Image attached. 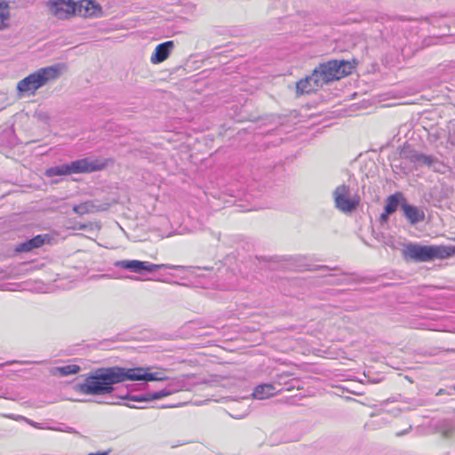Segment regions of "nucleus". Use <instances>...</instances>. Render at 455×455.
Wrapping results in <instances>:
<instances>
[{
	"mask_svg": "<svg viewBox=\"0 0 455 455\" xmlns=\"http://www.w3.org/2000/svg\"><path fill=\"white\" fill-rule=\"evenodd\" d=\"M276 393L275 387L272 384H261L255 387L252 397L263 400L273 396Z\"/></svg>",
	"mask_w": 455,
	"mask_h": 455,
	"instance_id": "obj_15",
	"label": "nucleus"
},
{
	"mask_svg": "<svg viewBox=\"0 0 455 455\" xmlns=\"http://www.w3.org/2000/svg\"><path fill=\"white\" fill-rule=\"evenodd\" d=\"M170 378L162 371L148 372L145 368H124L119 366L98 368L88 374L83 382L74 386V389L87 395L111 394L116 384L125 381H164Z\"/></svg>",
	"mask_w": 455,
	"mask_h": 455,
	"instance_id": "obj_1",
	"label": "nucleus"
},
{
	"mask_svg": "<svg viewBox=\"0 0 455 455\" xmlns=\"http://www.w3.org/2000/svg\"><path fill=\"white\" fill-rule=\"evenodd\" d=\"M70 171L72 173H84L100 171L105 167V164L98 160H90L89 158H84L76 161H73L69 164Z\"/></svg>",
	"mask_w": 455,
	"mask_h": 455,
	"instance_id": "obj_9",
	"label": "nucleus"
},
{
	"mask_svg": "<svg viewBox=\"0 0 455 455\" xmlns=\"http://www.w3.org/2000/svg\"><path fill=\"white\" fill-rule=\"evenodd\" d=\"M45 174L48 177L69 175V174H71L70 165H69V164H66L49 168L48 170H46Z\"/></svg>",
	"mask_w": 455,
	"mask_h": 455,
	"instance_id": "obj_20",
	"label": "nucleus"
},
{
	"mask_svg": "<svg viewBox=\"0 0 455 455\" xmlns=\"http://www.w3.org/2000/svg\"><path fill=\"white\" fill-rule=\"evenodd\" d=\"M85 228V225H83L80 227V229H84Z\"/></svg>",
	"mask_w": 455,
	"mask_h": 455,
	"instance_id": "obj_30",
	"label": "nucleus"
},
{
	"mask_svg": "<svg viewBox=\"0 0 455 455\" xmlns=\"http://www.w3.org/2000/svg\"><path fill=\"white\" fill-rule=\"evenodd\" d=\"M108 451L89 453L88 455H108Z\"/></svg>",
	"mask_w": 455,
	"mask_h": 455,
	"instance_id": "obj_28",
	"label": "nucleus"
},
{
	"mask_svg": "<svg viewBox=\"0 0 455 455\" xmlns=\"http://www.w3.org/2000/svg\"><path fill=\"white\" fill-rule=\"evenodd\" d=\"M117 267L129 269L134 273H140L143 270L144 261L140 260H119L115 263Z\"/></svg>",
	"mask_w": 455,
	"mask_h": 455,
	"instance_id": "obj_17",
	"label": "nucleus"
},
{
	"mask_svg": "<svg viewBox=\"0 0 455 455\" xmlns=\"http://www.w3.org/2000/svg\"><path fill=\"white\" fill-rule=\"evenodd\" d=\"M80 366L76 364H68L60 367H55L52 369L51 372L53 375L60 374L61 376L74 375L80 371Z\"/></svg>",
	"mask_w": 455,
	"mask_h": 455,
	"instance_id": "obj_19",
	"label": "nucleus"
},
{
	"mask_svg": "<svg viewBox=\"0 0 455 455\" xmlns=\"http://www.w3.org/2000/svg\"><path fill=\"white\" fill-rule=\"evenodd\" d=\"M455 255V246L421 245L410 243L404 245L403 256L405 259L416 262H427L435 259H445Z\"/></svg>",
	"mask_w": 455,
	"mask_h": 455,
	"instance_id": "obj_3",
	"label": "nucleus"
},
{
	"mask_svg": "<svg viewBox=\"0 0 455 455\" xmlns=\"http://www.w3.org/2000/svg\"><path fill=\"white\" fill-rule=\"evenodd\" d=\"M353 67L348 61L330 60L320 64L313 71V79L316 85H323L329 82L339 80L351 73Z\"/></svg>",
	"mask_w": 455,
	"mask_h": 455,
	"instance_id": "obj_4",
	"label": "nucleus"
},
{
	"mask_svg": "<svg viewBox=\"0 0 455 455\" xmlns=\"http://www.w3.org/2000/svg\"><path fill=\"white\" fill-rule=\"evenodd\" d=\"M181 267L180 266H174V265H169V264H153L148 261H144V267L143 270H147L148 272H152L155 270H158L161 268H169V269H177Z\"/></svg>",
	"mask_w": 455,
	"mask_h": 455,
	"instance_id": "obj_22",
	"label": "nucleus"
},
{
	"mask_svg": "<svg viewBox=\"0 0 455 455\" xmlns=\"http://www.w3.org/2000/svg\"><path fill=\"white\" fill-rule=\"evenodd\" d=\"M391 213H387V212L385 211L381 215H380V220L382 221H387V219H388V216L390 215Z\"/></svg>",
	"mask_w": 455,
	"mask_h": 455,
	"instance_id": "obj_27",
	"label": "nucleus"
},
{
	"mask_svg": "<svg viewBox=\"0 0 455 455\" xmlns=\"http://www.w3.org/2000/svg\"><path fill=\"white\" fill-rule=\"evenodd\" d=\"M10 23V7L5 0H0V30L5 29Z\"/></svg>",
	"mask_w": 455,
	"mask_h": 455,
	"instance_id": "obj_18",
	"label": "nucleus"
},
{
	"mask_svg": "<svg viewBox=\"0 0 455 455\" xmlns=\"http://www.w3.org/2000/svg\"><path fill=\"white\" fill-rule=\"evenodd\" d=\"M400 198H402L401 194L391 195L387 197L385 205V211L387 213L392 214L396 211L400 203Z\"/></svg>",
	"mask_w": 455,
	"mask_h": 455,
	"instance_id": "obj_21",
	"label": "nucleus"
},
{
	"mask_svg": "<svg viewBox=\"0 0 455 455\" xmlns=\"http://www.w3.org/2000/svg\"><path fill=\"white\" fill-rule=\"evenodd\" d=\"M127 407H130V408H135L134 405H132V404H126Z\"/></svg>",
	"mask_w": 455,
	"mask_h": 455,
	"instance_id": "obj_29",
	"label": "nucleus"
},
{
	"mask_svg": "<svg viewBox=\"0 0 455 455\" xmlns=\"http://www.w3.org/2000/svg\"><path fill=\"white\" fill-rule=\"evenodd\" d=\"M26 420V422H28L30 426L37 428V429H52V427H44L42 424L40 423H37V422H35L31 419H24Z\"/></svg>",
	"mask_w": 455,
	"mask_h": 455,
	"instance_id": "obj_23",
	"label": "nucleus"
},
{
	"mask_svg": "<svg viewBox=\"0 0 455 455\" xmlns=\"http://www.w3.org/2000/svg\"><path fill=\"white\" fill-rule=\"evenodd\" d=\"M410 160L411 163L415 164L417 166H427L434 167L437 161L430 156H427L424 154H420L418 152H413L410 155Z\"/></svg>",
	"mask_w": 455,
	"mask_h": 455,
	"instance_id": "obj_16",
	"label": "nucleus"
},
{
	"mask_svg": "<svg viewBox=\"0 0 455 455\" xmlns=\"http://www.w3.org/2000/svg\"><path fill=\"white\" fill-rule=\"evenodd\" d=\"M174 49L173 41H166L158 44L150 57L153 64H159L164 61Z\"/></svg>",
	"mask_w": 455,
	"mask_h": 455,
	"instance_id": "obj_10",
	"label": "nucleus"
},
{
	"mask_svg": "<svg viewBox=\"0 0 455 455\" xmlns=\"http://www.w3.org/2000/svg\"><path fill=\"white\" fill-rule=\"evenodd\" d=\"M320 87H322V85H316V84H315L313 74L304 79H300L296 84L297 94L310 93Z\"/></svg>",
	"mask_w": 455,
	"mask_h": 455,
	"instance_id": "obj_14",
	"label": "nucleus"
},
{
	"mask_svg": "<svg viewBox=\"0 0 455 455\" xmlns=\"http://www.w3.org/2000/svg\"><path fill=\"white\" fill-rule=\"evenodd\" d=\"M452 429H447L443 432V436L445 438H449L451 436Z\"/></svg>",
	"mask_w": 455,
	"mask_h": 455,
	"instance_id": "obj_26",
	"label": "nucleus"
},
{
	"mask_svg": "<svg viewBox=\"0 0 455 455\" xmlns=\"http://www.w3.org/2000/svg\"><path fill=\"white\" fill-rule=\"evenodd\" d=\"M332 197L336 209L343 213H351L359 204V197L352 195L349 186L341 184L332 192Z\"/></svg>",
	"mask_w": 455,
	"mask_h": 455,
	"instance_id": "obj_5",
	"label": "nucleus"
},
{
	"mask_svg": "<svg viewBox=\"0 0 455 455\" xmlns=\"http://www.w3.org/2000/svg\"><path fill=\"white\" fill-rule=\"evenodd\" d=\"M449 140L451 141V144L455 145V129L453 130L452 132H450Z\"/></svg>",
	"mask_w": 455,
	"mask_h": 455,
	"instance_id": "obj_24",
	"label": "nucleus"
},
{
	"mask_svg": "<svg viewBox=\"0 0 455 455\" xmlns=\"http://www.w3.org/2000/svg\"><path fill=\"white\" fill-rule=\"evenodd\" d=\"M65 69V65L60 63L36 69L18 82L16 86L18 96L20 98L34 96L42 87L57 81Z\"/></svg>",
	"mask_w": 455,
	"mask_h": 455,
	"instance_id": "obj_2",
	"label": "nucleus"
},
{
	"mask_svg": "<svg viewBox=\"0 0 455 455\" xmlns=\"http://www.w3.org/2000/svg\"><path fill=\"white\" fill-rule=\"evenodd\" d=\"M401 208L403 212L405 218L412 225L423 221L425 219V213L421 209L411 205L407 204L405 201L401 204Z\"/></svg>",
	"mask_w": 455,
	"mask_h": 455,
	"instance_id": "obj_11",
	"label": "nucleus"
},
{
	"mask_svg": "<svg viewBox=\"0 0 455 455\" xmlns=\"http://www.w3.org/2000/svg\"><path fill=\"white\" fill-rule=\"evenodd\" d=\"M183 387L184 386L180 382H171L165 388L160 391L148 393L142 395L124 396V399H129L134 402H151L177 393L180 391Z\"/></svg>",
	"mask_w": 455,
	"mask_h": 455,
	"instance_id": "obj_6",
	"label": "nucleus"
},
{
	"mask_svg": "<svg viewBox=\"0 0 455 455\" xmlns=\"http://www.w3.org/2000/svg\"><path fill=\"white\" fill-rule=\"evenodd\" d=\"M75 14L84 18H100L103 15L101 6L92 0H82L75 4Z\"/></svg>",
	"mask_w": 455,
	"mask_h": 455,
	"instance_id": "obj_8",
	"label": "nucleus"
},
{
	"mask_svg": "<svg viewBox=\"0 0 455 455\" xmlns=\"http://www.w3.org/2000/svg\"><path fill=\"white\" fill-rule=\"evenodd\" d=\"M46 237L47 235H38L24 243L18 244L16 251L19 252H27L39 248L44 243Z\"/></svg>",
	"mask_w": 455,
	"mask_h": 455,
	"instance_id": "obj_13",
	"label": "nucleus"
},
{
	"mask_svg": "<svg viewBox=\"0 0 455 455\" xmlns=\"http://www.w3.org/2000/svg\"><path fill=\"white\" fill-rule=\"evenodd\" d=\"M47 6L51 14L59 20L68 19L75 14V3L72 0H51Z\"/></svg>",
	"mask_w": 455,
	"mask_h": 455,
	"instance_id": "obj_7",
	"label": "nucleus"
},
{
	"mask_svg": "<svg viewBox=\"0 0 455 455\" xmlns=\"http://www.w3.org/2000/svg\"><path fill=\"white\" fill-rule=\"evenodd\" d=\"M248 412H249V409L247 408L246 411L243 413H242V414H235V415H233V417L235 418V419H243V418H244L248 414Z\"/></svg>",
	"mask_w": 455,
	"mask_h": 455,
	"instance_id": "obj_25",
	"label": "nucleus"
},
{
	"mask_svg": "<svg viewBox=\"0 0 455 455\" xmlns=\"http://www.w3.org/2000/svg\"><path fill=\"white\" fill-rule=\"evenodd\" d=\"M108 209L107 204H97L93 201H87L73 207V212L77 215H84L88 213H94L103 212Z\"/></svg>",
	"mask_w": 455,
	"mask_h": 455,
	"instance_id": "obj_12",
	"label": "nucleus"
}]
</instances>
